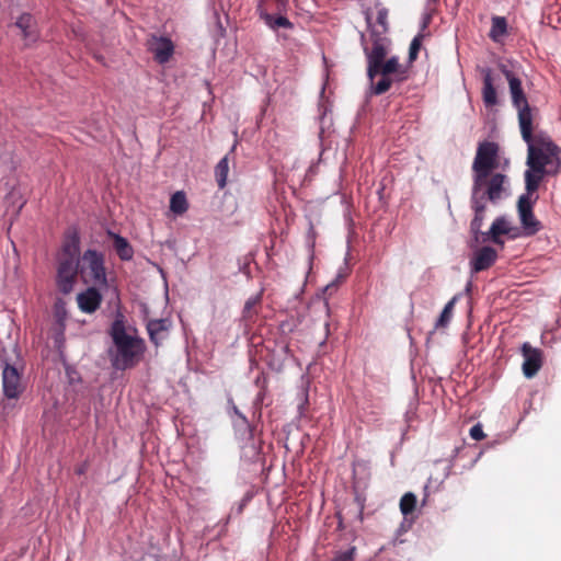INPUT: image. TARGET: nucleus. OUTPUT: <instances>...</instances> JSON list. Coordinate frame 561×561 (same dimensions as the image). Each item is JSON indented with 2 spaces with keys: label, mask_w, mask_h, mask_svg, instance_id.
Masks as SVG:
<instances>
[{
  "label": "nucleus",
  "mask_w": 561,
  "mask_h": 561,
  "mask_svg": "<svg viewBox=\"0 0 561 561\" xmlns=\"http://www.w3.org/2000/svg\"><path fill=\"white\" fill-rule=\"evenodd\" d=\"M371 46L363 43V50L367 60V77L373 83V93L381 95L390 90L392 83H400L408 79V68L399 62L397 56L386 59L390 41L376 30L369 32Z\"/></svg>",
  "instance_id": "obj_1"
},
{
  "label": "nucleus",
  "mask_w": 561,
  "mask_h": 561,
  "mask_svg": "<svg viewBox=\"0 0 561 561\" xmlns=\"http://www.w3.org/2000/svg\"><path fill=\"white\" fill-rule=\"evenodd\" d=\"M523 139L527 144L525 188L538 190L545 176H557L561 172V148L548 135L534 134L533 126Z\"/></svg>",
  "instance_id": "obj_2"
},
{
  "label": "nucleus",
  "mask_w": 561,
  "mask_h": 561,
  "mask_svg": "<svg viewBox=\"0 0 561 561\" xmlns=\"http://www.w3.org/2000/svg\"><path fill=\"white\" fill-rule=\"evenodd\" d=\"M110 335L115 346V352L111 355L113 367L117 370L135 367L145 352V343L142 339L127 333L123 313L116 314Z\"/></svg>",
  "instance_id": "obj_3"
},
{
  "label": "nucleus",
  "mask_w": 561,
  "mask_h": 561,
  "mask_svg": "<svg viewBox=\"0 0 561 561\" xmlns=\"http://www.w3.org/2000/svg\"><path fill=\"white\" fill-rule=\"evenodd\" d=\"M80 238L76 231L69 232L62 244L58 259L57 286L62 294H69L73 289L81 261Z\"/></svg>",
  "instance_id": "obj_4"
},
{
  "label": "nucleus",
  "mask_w": 561,
  "mask_h": 561,
  "mask_svg": "<svg viewBox=\"0 0 561 561\" xmlns=\"http://www.w3.org/2000/svg\"><path fill=\"white\" fill-rule=\"evenodd\" d=\"M501 70L508 82L512 104L517 110L522 137L526 138L529 135V127L533 126L534 108L528 103L520 79L504 65L501 66Z\"/></svg>",
  "instance_id": "obj_5"
},
{
  "label": "nucleus",
  "mask_w": 561,
  "mask_h": 561,
  "mask_svg": "<svg viewBox=\"0 0 561 561\" xmlns=\"http://www.w3.org/2000/svg\"><path fill=\"white\" fill-rule=\"evenodd\" d=\"M80 273L84 282H92L99 288H107L104 255L95 250H87L81 257Z\"/></svg>",
  "instance_id": "obj_6"
},
{
  "label": "nucleus",
  "mask_w": 561,
  "mask_h": 561,
  "mask_svg": "<svg viewBox=\"0 0 561 561\" xmlns=\"http://www.w3.org/2000/svg\"><path fill=\"white\" fill-rule=\"evenodd\" d=\"M499 146L493 141L479 144L472 163L473 175H477V183H481L490 172L499 167Z\"/></svg>",
  "instance_id": "obj_7"
},
{
  "label": "nucleus",
  "mask_w": 561,
  "mask_h": 561,
  "mask_svg": "<svg viewBox=\"0 0 561 561\" xmlns=\"http://www.w3.org/2000/svg\"><path fill=\"white\" fill-rule=\"evenodd\" d=\"M537 191L525 188V193L517 201V213L526 236H534L542 228L541 222L534 214V206L539 198Z\"/></svg>",
  "instance_id": "obj_8"
},
{
  "label": "nucleus",
  "mask_w": 561,
  "mask_h": 561,
  "mask_svg": "<svg viewBox=\"0 0 561 561\" xmlns=\"http://www.w3.org/2000/svg\"><path fill=\"white\" fill-rule=\"evenodd\" d=\"M507 183V176L499 172H490L481 183H477V175H473L472 195L497 203L503 197Z\"/></svg>",
  "instance_id": "obj_9"
},
{
  "label": "nucleus",
  "mask_w": 561,
  "mask_h": 561,
  "mask_svg": "<svg viewBox=\"0 0 561 561\" xmlns=\"http://www.w3.org/2000/svg\"><path fill=\"white\" fill-rule=\"evenodd\" d=\"M2 389L4 398L8 400L3 403V410L9 412L14 408V404H11L10 401H18L25 390V386L22 382L20 370L7 362L2 364Z\"/></svg>",
  "instance_id": "obj_10"
},
{
  "label": "nucleus",
  "mask_w": 561,
  "mask_h": 561,
  "mask_svg": "<svg viewBox=\"0 0 561 561\" xmlns=\"http://www.w3.org/2000/svg\"><path fill=\"white\" fill-rule=\"evenodd\" d=\"M147 49L153 55L154 60L167 64L174 54V44L170 37L151 34L147 39Z\"/></svg>",
  "instance_id": "obj_11"
},
{
  "label": "nucleus",
  "mask_w": 561,
  "mask_h": 561,
  "mask_svg": "<svg viewBox=\"0 0 561 561\" xmlns=\"http://www.w3.org/2000/svg\"><path fill=\"white\" fill-rule=\"evenodd\" d=\"M522 355L524 357L522 366L524 376L526 378L535 377L542 367V351L540 348L533 347L528 342H525L522 346Z\"/></svg>",
  "instance_id": "obj_12"
},
{
  "label": "nucleus",
  "mask_w": 561,
  "mask_h": 561,
  "mask_svg": "<svg viewBox=\"0 0 561 561\" xmlns=\"http://www.w3.org/2000/svg\"><path fill=\"white\" fill-rule=\"evenodd\" d=\"M15 26L20 28L22 39L26 47L35 44L39 39L41 33L37 21L32 14L23 13L20 15L15 22Z\"/></svg>",
  "instance_id": "obj_13"
},
{
  "label": "nucleus",
  "mask_w": 561,
  "mask_h": 561,
  "mask_svg": "<svg viewBox=\"0 0 561 561\" xmlns=\"http://www.w3.org/2000/svg\"><path fill=\"white\" fill-rule=\"evenodd\" d=\"M471 208L474 211V216L470 222V232L472 233L476 242H481L482 234L485 233L481 231L486 211V203L484 197L471 195Z\"/></svg>",
  "instance_id": "obj_14"
},
{
  "label": "nucleus",
  "mask_w": 561,
  "mask_h": 561,
  "mask_svg": "<svg viewBox=\"0 0 561 561\" xmlns=\"http://www.w3.org/2000/svg\"><path fill=\"white\" fill-rule=\"evenodd\" d=\"M102 300V294L95 285L87 288L77 296L78 306L80 310L85 313L95 312L100 308Z\"/></svg>",
  "instance_id": "obj_15"
},
{
  "label": "nucleus",
  "mask_w": 561,
  "mask_h": 561,
  "mask_svg": "<svg viewBox=\"0 0 561 561\" xmlns=\"http://www.w3.org/2000/svg\"><path fill=\"white\" fill-rule=\"evenodd\" d=\"M497 259V252L491 247H482L479 249L470 261L471 271L479 273L490 268Z\"/></svg>",
  "instance_id": "obj_16"
},
{
  "label": "nucleus",
  "mask_w": 561,
  "mask_h": 561,
  "mask_svg": "<svg viewBox=\"0 0 561 561\" xmlns=\"http://www.w3.org/2000/svg\"><path fill=\"white\" fill-rule=\"evenodd\" d=\"M481 75L483 77L482 99L485 106L491 107L497 103V94L494 87V78L492 69L482 68Z\"/></svg>",
  "instance_id": "obj_17"
},
{
  "label": "nucleus",
  "mask_w": 561,
  "mask_h": 561,
  "mask_svg": "<svg viewBox=\"0 0 561 561\" xmlns=\"http://www.w3.org/2000/svg\"><path fill=\"white\" fill-rule=\"evenodd\" d=\"M170 328V322L168 319H151L147 322V331L149 334L150 341L159 346L161 341L164 339L168 330Z\"/></svg>",
  "instance_id": "obj_18"
},
{
  "label": "nucleus",
  "mask_w": 561,
  "mask_h": 561,
  "mask_svg": "<svg viewBox=\"0 0 561 561\" xmlns=\"http://www.w3.org/2000/svg\"><path fill=\"white\" fill-rule=\"evenodd\" d=\"M510 231L508 224L503 217L496 218L491 225L489 231L482 234L481 242H486L489 240L493 241L496 244H503V241L500 239L502 234H507Z\"/></svg>",
  "instance_id": "obj_19"
},
{
  "label": "nucleus",
  "mask_w": 561,
  "mask_h": 561,
  "mask_svg": "<svg viewBox=\"0 0 561 561\" xmlns=\"http://www.w3.org/2000/svg\"><path fill=\"white\" fill-rule=\"evenodd\" d=\"M107 236L113 240V248L121 260L129 261L133 259L134 250L126 238L112 231H108Z\"/></svg>",
  "instance_id": "obj_20"
},
{
  "label": "nucleus",
  "mask_w": 561,
  "mask_h": 561,
  "mask_svg": "<svg viewBox=\"0 0 561 561\" xmlns=\"http://www.w3.org/2000/svg\"><path fill=\"white\" fill-rule=\"evenodd\" d=\"M260 18L272 30H277L278 27H284V28H293L294 27V24L286 16H283V15L274 16L271 13H267L265 11H261L260 12Z\"/></svg>",
  "instance_id": "obj_21"
},
{
  "label": "nucleus",
  "mask_w": 561,
  "mask_h": 561,
  "mask_svg": "<svg viewBox=\"0 0 561 561\" xmlns=\"http://www.w3.org/2000/svg\"><path fill=\"white\" fill-rule=\"evenodd\" d=\"M507 33V21L504 16H493L489 36L499 42Z\"/></svg>",
  "instance_id": "obj_22"
},
{
  "label": "nucleus",
  "mask_w": 561,
  "mask_h": 561,
  "mask_svg": "<svg viewBox=\"0 0 561 561\" xmlns=\"http://www.w3.org/2000/svg\"><path fill=\"white\" fill-rule=\"evenodd\" d=\"M229 172V159L228 156H225L216 165L215 168V176L216 182L219 186V188H225L227 184V176Z\"/></svg>",
  "instance_id": "obj_23"
},
{
  "label": "nucleus",
  "mask_w": 561,
  "mask_h": 561,
  "mask_svg": "<svg viewBox=\"0 0 561 561\" xmlns=\"http://www.w3.org/2000/svg\"><path fill=\"white\" fill-rule=\"evenodd\" d=\"M188 208L186 196L179 191L171 196L170 209L176 215H183Z\"/></svg>",
  "instance_id": "obj_24"
},
{
  "label": "nucleus",
  "mask_w": 561,
  "mask_h": 561,
  "mask_svg": "<svg viewBox=\"0 0 561 561\" xmlns=\"http://www.w3.org/2000/svg\"><path fill=\"white\" fill-rule=\"evenodd\" d=\"M416 496L412 492L405 493L400 500V511L407 517L411 515L416 507Z\"/></svg>",
  "instance_id": "obj_25"
},
{
  "label": "nucleus",
  "mask_w": 561,
  "mask_h": 561,
  "mask_svg": "<svg viewBox=\"0 0 561 561\" xmlns=\"http://www.w3.org/2000/svg\"><path fill=\"white\" fill-rule=\"evenodd\" d=\"M455 302H456V298L454 297L451 300H449L445 305L439 318L436 321V324H435L436 329L445 328L448 325V323L450 322L451 316H453Z\"/></svg>",
  "instance_id": "obj_26"
},
{
  "label": "nucleus",
  "mask_w": 561,
  "mask_h": 561,
  "mask_svg": "<svg viewBox=\"0 0 561 561\" xmlns=\"http://www.w3.org/2000/svg\"><path fill=\"white\" fill-rule=\"evenodd\" d=\"M423 35L417 34L411 42L409 48V60L412 62L417 58L419 51L422 46Z\"/></svg>",
  "instance_id": "obj_27"
},
{
  "label": "nucleus",
  "mask_w": 561,
  "mask_h": 561,
  "mask_svg": "<svg viewBox=\"0 0 561 561\" xmlns=\"http://www.w3.org/2000/svg\"><path fill=\"white\" fill-rule=\"evenodd\" d=\"M260 300H261L260 297L256 296V297H251L245 301L243 312H242L244 319L250 320L253 318V314H254L253 308L260 304Z\"/></svg>",
  "instance_id": "obj_28"
},
{
  "label": "nucleus",
  "mask_w": 561,
  "mask_h": 561,
  "mask_svg": "<svg viewBox=\"0 0 561 561\" xmlns=\"http://www.w3.org/2000/svg\"><path fill=\"white\" fill-rule=\"evenodd\" d=\"M377 23L382 27V33L388 30V10L380 9L377 13Z\"/></svg>",
  "instance_id": "obj_29"
},
{
  "label": "nucleus",
  "mask_w": 561,
  "mask_h": 561,
  "mask_svg": "<svg viewBox=\"0 0 561 561\" xmlns=\"http://www.w3.org/2000/svg\"><path fill=\"white\" fill-rule=\"evenodd\" d=\"M470 437L474 440H481L485 437V434L483 432V428H482V425L480 423L473 425L471 428H470Z\"/></svg>",
  "instance_id": "obj_30"
},
{
  "label": "nucleus",
  "mask_w": 561,
  "mask_h": 561,
  "mask_svg": "<svg viewBox=\"0 0 561 561\" xmlns=\"http://www.w3.org/2000/svg\"><path fill=\"white\" fill-rule=\"evenodd\" d=\"M354 553H355V548H351L350 550L337 554L334 558V561H354Z\"/></svg>",
  "instance_id": "obj_31"
},
{
  "label": "nucleus",
  "mask_w": 561,
  "mask_h": 561,
  "mask_svg": "<svg viewBox=\"0 0 561 561\" xmlns=\"http://www.w3.org/2000/svg\"><path fill=\"white\" fill-rule=\"evenodd\" d=\"M233 411H234V413H236L238 416H240L243 421H245V416H244V415H242V414L239 412V410H238V408H237L236 405L233 407Z\"/></svg>",
  "instance_id": "obj_32"
},
{
  "label": "nucleus",
  "mask_w": 561,
  "mask_h": 561,
  "mask_svg": "<svg viewBox=\"0 0 561 561\" xmlns=\"http://www.w3.org/2000/svg\"><path fill=\"white\" fill-rule=\"evenodd\" d=\"M84 470H85V469H84V467H80V468H78V469L76 470V472H77L78 474H82V473H84Z\"/></svg>",
  "instance_id": "obj_33"
},
{
  "label": "nucleus",
  "mask_w": 561,
  "mask_h": 561,
  "mask_svg": "<svg viewBox=\"0 0 561 561\" xmlns=\"http://www.w3.org/2000/svg\"><path fill=\"white\" fill-rule=\"evenodd\" d=\"M287 0H278V7H285Z\"/></svg>",
  "instance_id": "obj_34"
},
{
  "label": "nucleus",
  "mask_w": 561,
  "mask_h": 561,
  "mask_svg": "<svg viewBox=\"0 0 561 561\" xmlns=\"http://www.w3.org/2000/svg\"><path fill=\"white\" fill-rule=\"evenodd\" d=\"M334 288V284H330L327 286L325 291H329Z\"/></svg>",
  "instance_id": "obj_35"
}]
</instances>
